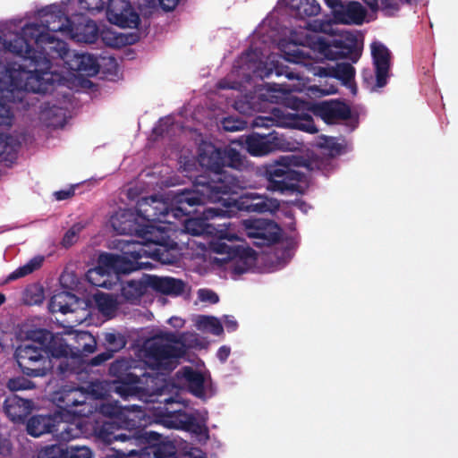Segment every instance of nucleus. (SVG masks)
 Wrapping results in <instances>:
<instances>
[{"label":"nucleus","instance_id":"f257e3e1","mask_svg":"<svg viewBox=\"0 0 458 458\" xmlns=\"http://www.w3.org/2000/svg\"><path fill=\"white\" fill-rule=\"evenodd\" d=\"M199 162L213 174H200L196 177L191 189L179 191L175 196V216L188 213L186 205L196 207L204 205L207 200L216 202L225 200L223 195L233 191V185L224 174V149L210 144L200 149Z\"/></svg>","mask_w":458,"mask_h":458},{"label":"nucleus","instance_id":"f03ea898","mask_svg":"<svg viewBox=\"0 0 458 458\" xmlns=\"http://www.w3.org/2000/svg\"><path fill=\"white\" fill-rule=\"evenodd\" d=\"M30 344L19 345L14 352L17 364L23 375L42 377L54 369L52 358L60 359L70 353V348L62 335L45 328L30 332Z\"/></svg>","mask_w":458,"mask_h":458},{"label":"nucleus","instance_id":"7ed1b4c3","mask_svg":"<svg viewBox=\"0 0 458 458\" xmlns=\"http://www.w3.org/2000/svg\"><path fill=\"white\" fill-rule=\"evenodd\" d=\"M9 50L42 69H51L53 59H62L65 63L71 53L65 41L35 24H26L20 35L10 41Z\"/></svg>","mask_w":458,"mask_h":458},{"label":"nucleus","instance_id":"20e7f679","mask_svg":"<svg viewBox=\"0 0 458 458\" xmlns=\"http://www.w3.org/2000/svg\"><path fill=\"white\" fill-rule=\"evenodd\" d=\"M34 70L27 71L21 65L11 67L0 62V92L17 93L21 100L24 92L46 94L53 86L50 69H42L37 64H31Z\"/></svg>","mask_w":458,"mask_h":458},{"label":"nucleus","instance_id":"39448f33","mask_svg":"<svg viewBox=\"0 0 458 458\" xmlns=\"http://www.w3.org/2000/svg\"><path fill=\"white\" fill-rule=\"evenodd\" d=\"M139 238L141 242H131L128 253L134 259L150 257L165 264L174 261L170 251L175 250L177 243L171 239L170 229L156 226L152 224L143 225Z\"/></svg>","mask_w":458,"mask_h":458},{"label":"nucleus","instance_id":"423d86ee","mask_svg":"<svg viewBox=\"0 0 458 458\" xmlns=\"http://www.w3.org/2000/svg\"><path fill=\"white\" fill-rule=\"evenodd\" d=\"M131 244V242L127 243V250H123V255L107 252L100 254L98 266L89 269L86 274L88 281L97 287H106L105 282L96 280L97 276L111 274L126 275L142 268V263L139 262L140 259H134L128 253L129 250L132 249L130 247Z\"/></svg>","mask_w":458,"mask_h":458},{"label":"nucleus","instance_id":"0eeeda50","mask_svg":"<svg viewBox=\"0 0 458 458\" xmlns=\"http://www.w3.org/2000/svg\"><path fill=\"white\" fill-rule=\"evenodd\" d=\"M282 157L275 164L269 165L265 170L267 190L281 194L304 193V188L300 184L305 175L293 169L289 163Z\"/></svg>","mask_w":458,"mask_h":458},{"label":"nucleus","instance_id":"6e6552de","mask_svg":"<svg viewBox=\"0 0 458 458\" xmlns=\"http://www.w3.org/2000/svg\"><path fill=\"white\" fill-rule=\"evenodd\" d=\"M165 404L162 408L159 407L157 412V416L163 425L169 428L182 429L204 437L205 440L209 438L205 419L198 420L192 413H188L181 408H174V404L179 406L180 403L174 402L173 398L166 399Z\"/></svg>","mask_w":458,"mask_h":458},{"label":"nucleus","instance_id":"1a4fd4ad","mask_svg":"<svg viewBox=\"0 0 458 458\" xmlns=\"http://www.w3.org/2000/svg\"><path fill=\"white\" fill-rule=\"evenodd\" d=\"M186 354L183 347L165 344L161 338L155 337L148 342L146 358L148 365L157 370L169 373L179 364V360Z\"/></svg>","mask_w":458,"mask_h":458},{"label":"nucleus","instance_id":"9d476101","mask_svg":"<svg viewBox=\"0 0 458 458\" xmlns=\"http://www.w3.org/2000/svg\"><path fill=\"white\" fill-rule=\"evenodd\" d=\"M117 430L115 424L110 421H96L92 427V433L96 440L104 445L121 441L127 442L129 445L133 446L134 442L148 441L149 437H156L154 434L146 433V428L140 427L129 429L128 433H117Z\"/></svg>","mask_w":458,"mask_h":458},{"label":"nucleus","instance_id":"9b49d317","mask_svg":"<svg viewBox=\"0 0 458 458\" xmlns=\"http://www.w3.org/2000/svg\"><path fill=\"white\" fill-rule=\"evenodd\" d=\"M178 192L179 191L174 194L171 207H169L167 202L157 198V196H149L140 199L138 200L136 206L137 215L143 220L149 223L165 222V218L169 215H172L174 218L189 216L192 212V210L190 208H192L193 207H190L188 205H186L188 210L186 215L175 216L174 208H176V203L174 199Z\"/></svg>","mask_w":458,"mask_h":458},{"label":"nucleus","instance_id":"f8f14e48","mask_svg":"<svg viewBox=\"0 0 458 458\" xmlns=\"http://www.w3.org/2000/svg\"><path fill=\"white\" fill-rule=\"evenodd\" d=\"M246 235L257 247L271 246L279 242L281 228L272 220L250 218L242 221Z\"/></svg>","mask_w":458,"mask_h":458},{"label":"nucleus","instance_id":"ddd939ff","mask_svg":"<svg viewBox=\"0 0 458 458\" xmlns=\"http://www.w3.org/2000/svg\"><path fill=\"white\" fill-rule=\"evenodd\" d=\"M318 52L328 60L347 58L352 63H357L361 55V50L358 47V41L354 36L344 39H333L327 41L318 38L317 41Z\"/></svg>","mask_w":458,"mask_h":458},{"label":"nucleus","instance_id":"4468645a","mask_svg":"<svg viewBox=\"0 0 458 458\" xmlns=\"http://www.w3.org/2000/svg\"><path fill=\"white\" fill-rule=\"evenodd\" d=\"M243 242L235 234L222 233L216 241H213L210 244L211 250L220 255H226V259L238 261L246 264L249 259H253L255 251L249 246L236 244L235 242Z\"/></svg>","mask_w":458,"mask_h":458},{"label":"nucleus","instance_id":"2eb2a0df","mask_svg":"<svg viewBox=\"0 0 458 458\" xmlns=\"http://www.w3.org/2000/svg\"><path fill=\"white\" fill-rule=\"evenodd\" d=\"M245 148L253 157H262L277 149H283L285 140L276 131L267 134L252 133L244 140Z\"/></svg>","mask_w":458,"mask_h":458},{"label":"nucleus","instance_id":"dca6fc26","mask_svg":"<svg viewBox=\"0 0 458 458\" xmlns=\"http://www.w3.org/2000/svg\"><path fill=\"white\" fill-rule=\"evenodd\" d=\"M38 22H30L38 26L45 32H64L70 18L65 8L59 4H50L38 11Z\"/></svg>","mask_w":458,"mask_h":458},{"label":"nucleus","instance_id":"f3484780","mask_svg":"<svg viewBox=\"0 0 458 458\" xmlns=\"http://www.w3.org/2000/svg\"><path fill=\"white\" fill-rule=\"evenodd\" d=\"M106 17L110 23L121 28H136L140 16L127 0H109Z\"/></svg>","mask_w":458,"mask_h":458},{"label":"nucleus","instance_id":"a211bd4d","mask_svg":"<svg viewBox=\"0 0 458 458\" xmlns=\"http://www.w3.org/2000/svg\"><path fill=\"white\" fill-rule=\"evenodd\" d=\"M225 206L233 207L237 210L246 212L266 213L274 212L279 208V201L257 193H246L233 200L225 202Z\"/></svg>","mask_w":458,"mask_h":458},{"label":"nucleus","instance_id":"6ab92c4d","mask_svg":"<svg viewBox=\"0 0 458 458\" xmlns=\"http://www.w3.org/2000/svg\"><path fill=\"white\" fill-rule=\"evenodd\" d=\"M312 113L326 123L333 124L352 117L349 105L340 100H325L313 105Z\"/></svg>","mask_w":458,"mask_h":458},{"label":"nucleus","instance_id":"aec40b11","mask_svg":"<svg viewBox=\"0 0 458 458\" xmlns=\"http://www.w3.org/2000/svg\"><path fill=\"white\" fill-rule=\"evenodd\" d=\"M64 32H67L73 40L81 43H94L98 38L96 22L84 15L70 19Z\"/></svg>","mask_w":458,"mask_h":458},{"label":"nucleus","instance_id":"412c9836","mask_svg":"<svg viewBox=\"0 0 458 458\" xmlns=\"http://www.w3.org/2000/svg\"><path fill=\"white\" fill-rule=\"evenodd\" d=\"M313 71L316 76L339 80L343 85L351 89L352 94H356L357 87L354 83L355 69L351 64L339 63L335 66H315Z\"/></svg>","mask_w":458,"mask_h":458},{"label":"nucleus","instance_id":"4be33fe9","mask_svg":"<svg viewBox=\"0 0 458 458\" xmlns=\"http://www.w3.org/2000/svg\"><path fill=\"white\" fill-rule=\"evenodd\" d=\"M371 55L376 72V86L383 88L387 83L390 69L391 54L389 49L381 42L371 44Z\"/></svg>","mask_w":458,"mask_h":458},{"label":"nucleus","instance_id":"5701e85b","mask_svg":"<svg viewBox=\"0 0 458 458\" xmlns=\"http://www.w3.org/2000/svg\"><path fill=\"white\" fill-rule=\"evenodd\" d=\"M32 405L31 400L12 394L5 398L3 410L12 421L23 422L30 413Z\"/></svg>","mask_w":458,"mask_h":458},{"label":"nucleus","instance_id":"b1692460","mask_svg":"<svg viewBox=\"0 0 458 458\" xmlns=\"http://www.w3.org/2000/svg\"><path fill=\"white\" fill-rule=\"evenodd\" d=\"M110 223L114 231L117 233L136 235L138 237L143 225L137 222L134 213L130 209L116 212L111 216Z\"/></svg>","mask_w":458,"mask_h":458},{"label":"nucleus","instance_id":"393cba45","mask_svg":"<svg viewBox=\"0 0 458 458\" xmlns=\"http://www.w3.org/2000/svg\"><path fill=\"white\" fill-rule=\"evenodd\" d=\"M64 64L67 69L85 76H94L99 71L97 59L89 54L70 53V57L66 59Z\"/></svg>","mask_w":458,"mask_h":458},{"label":"nucleus","instance_id":"a878e982","mask_svg":"<svg viewBox=\"0 0 458 458\" xmlns=\"http://www.w3.org/2000/svg\"><path fill=\"white\" fill-rule=\"evenodd\" d=\"M148 284L153 291L170 296H180L186 288V283L182 279L154 275L148 276Z\"/></svg>","mask_w":458,"mask_h":458},{"label":"nucleus","instance_id":"bb28decb","mask_svg":"<svg viewBox=\"0 0 458 458\" xmlns=\"http://www.w3.org/2000/svg\"><path fill=\"white\" fill-rule=\"evenodd\" d=\"M366 15L367 10L360 3L351 1L344 3L343 8L336 12L334 21L338 24L361 25Z\"/></svg>","mask_w":458,"mask_h":458},{"label":"nucleus","instance_id":"cd10ccee","mask_svg":"<svg viewBox=\"0 0 458 458\" xmlns=\"http://www.w3.org/2000/svg\"><path fill=\"white\" fill-rule=\"evenodd\" d=\"M146 433L154 434L156 437H149L148 441L134 442L133 446H140L143 449L148 445L155 458H175L176 449L172 442L162 441L161 435L157 432L146 430Z\"/></svg>","mask_w":458,"mask_h":458},{"label":"nucleus","instance_id":"c85d7f7f","mask_svg":"<svg viewBox=\"0 0 458 458\" xmlns=\"http://www.w3.org/2000/svg\"><path fill=\"white\" fill-rule=\"evenodd\" d=\"M148 276L144 275L140 279H131L122 284L121 294L131 303H136L150 288Z\"/></svg>","mask_w":458,"mask_h":458},{"label":"nucleus","instance_id":"c756f323","mask_svg":"<svg viewBox=\"0 0 458 458\" xmlns=\"http://www.w3.org/2000/svg\"><path fill=\"white\" fill-rule=\"evenodd\" d=\"M55 398L58 406L66 411H69L72 407L81 405L86 402L84 392L77 386H64L56 393Z\"/></svg>","mask_w":458,"mask_h":458},{"label":"nucleus","instance_id":"7c9ffc66","mask_svg":"<svg viewBox=\"0 0 458 458\" xmlns=\"http://www.w3.org/2000/svg\"><path fill=\"white\" fill-rule=\"evenodd\" d=\"M176 377L180 379H183L189 387V390L197 397L204 395V377L203 375L194 369L192 367L185 366L182 367L176 372Z\"/></svg>","mask_w":458,"mask_h":458},{"label":"nucleus","instance_id":"2f4dec72","mask_svg":"<svg viewBox=\"0 0 458 458\" xmlns=\"http://www.w3.org/2000/svg\"><path fill=\"white\" fill-rule=\"evenodd\" d=\"M55 417L51 415H34L27 422V432L29 435L38 437L45 433L55 434Z\"/></svg>","mask_w":458,"mask_h":458},{"label":"nucleus","instance_id":"473e14b6","mask_svg":"<svg viewBox=\"0 0 458 458\" xmlns=\"http://www.w3.org/2000/svg\"><path fill=\"white\" fill-rule=\"evenodd\" d=\"M78 298L75 294L69 292H60L54 294L49 301V310L52 313L61 312L67 314L75 310Z\"/></svg>","mask_w":458,"mask_h":458},{"label":"nucleus","instance_id":"72a5a7b5","mask_svg":"<svg viewBox=\"0 0 458 458\" xmlns=\"http://www.w3.org/2000/svg\"><path fill=\"white\" fill-rule=\"evenodd\" d=\"M290 7L299 19L317 16L321 11L317 0H292Z\"/></svg>","mask_w":458,"mask_h":458},{"label":"nucleus","instance_id":"f704fd0d","mask_svg":"<svg viewBox=\"0 0 458 458\" xmlns=\"http://www.w3.org/2000/svg\"><path fill=\"white\" fill-rule=\"evenodd\" d=\"M55 435L60 442H69L83 435V428L76 422H56Z\"/></svg>","mask_w":458,"mask_h":458},{"label":"nucleus","instance_id":"c9c22d12","mask_svg":"<svg viewBox=\"0 0 458 458\" xmlns=\"http://www.w3.org/2000/svg\"><path fill=\"white\" fill-rule=\"evenodd\" d=\"M140 381L138 375H127V378L117 380L118 385L115 386L114 392L123 399L127 400L129 397L137 395L138 387L136 385Z\"/></svg>","mask_w":458,"mask_h":458},{"label":"nucleus","instance_id":"e433bc0d","mask_svg":"<svg viewBox=\"0 0 458 458\" xmlns=\"http://www.w3.org/2000/svg\"><path fill=\"white\" fill-rule=\"evenodd\" d=\"M96 307L104 316H112L115 313L118 302L110 293H98L94 295Z\"/></svg>","mask_w":458,"mask_h":458},{"label":"nucleus","instance_id":"4c0bfd02","mask_svg":"<svg viewBox=\"0 0 458 458\" xmlns=\"http://www.w3.org/2000/svg\"><path fill=\"white\" fill-rule=\"evenodd\" d=\"M103 345L114 354L123 349L127 340L123 334L115 330L102 333Z\"/></svg>","mask_w":458,"mask_h":458},{"label":"nucleus","instance_id":"58836bf2","mask_svg":"<svg viewBox=\"0 0 458 458\" xmlns=\"http://www.w3.org/2000/svg\"><path fill=\"white\" fill-rule=\"evenodd\" d=\"M332 159L322 152L319 154H312L305 161V166L310 171H319L323 174L327 172L331 167Z\"/></svg>","mask_w":458,"mask_h":458},{"label":"nucleus","instance_id":"ea45409f","mask_svg":"<svg viewBox=\"0 0 458 458\" xmlns=\"http://www.w3.org/2000/svg\"><path fill=\"white\" fill-rule=\"evenodd\" d=\"M44 261V257L37 256L28 261L25 265L18 267L13 273L8 276V280H16L21 277H24L35 270L38 269Z\"/></svg>","mask_w":458,"mask_h":458},{"label":"nucleus","instance_id":"a19ab883","mask_svg":"<svg viewBox=\"0 0 458 458\" xmlns=\"http://www.w3.org/2000/svg\"><path fill=\"white\" fill-rule=\"evenodd\" d=\"M131 361L127 359H117L109 367V374L117 380L127 378V375H135L131 371Z\"/></svg>","mask_w":458,"mask_h":458},{"label":"nucleus","instance_id":"79ce46f5","mask_svg":"<svg viewBox=\"0 0 458 458\" xmlns=\"http://www.w3.org/2000/svg\"><path fill=\"white\" fill-rule=\"evenodd\" d=\"M321 152L331 159L343 153L344 145L339 143L335 138H326L320 144Z\"/></svg>","mask_w":458,"mask_h":458},{"label":"nucleus","instance_id":"37998d69","mask_svg":"<svg viewBox=\"0 0 458 458\" xmlns=\"http://www.w3.org/2000/svg\"><path fill=\"white\" fill-rule=\"evenodd\" d=\"M198 322L199 327L208 329L215 335H220L224 332L221 322L215 317L200 316Z\"/></svg>","mask_w":458,"mask_h":458},{"label":"nucleus","instance_id":"c03bdc74","mask_svg":"<svg viewBox=\"0 0 458 458\" xmlns=\"http://www.w3.org/2000/svg\"><path fill=\"white\" fill-rule=\"evenodd\" d=\"M225 167L239 169L243 165V159L241 153L233 148H224Z\"/></svg>","mask_w":458,"mask_h":458},{"label":"nucleus","instance_id":"a18cd8bd","mask_svg":"<svg viewBox=\"0 0 458 458\" xmlns=\"http://www.w3.org/2000/svg\"><path fill=\"white\" fill-rule=\"evenodd\" d=\"M207 223L201 218H188L184 222L185 231L194 236L207 233Z\"/></svg>","mask_w":458,"mask_h":458},{"label":"nucleus","instance_id":"49530a36","mask_svg":"<svg viewBox=\"0 0 458 458\" xmlns=\"http://www.w3.org/2000/svg\"><path fill=\"white\" fill-rule=\"evenodd\" d=\"M165 340H166L170 344H181L180 347H183L185 350L186 348L192 347L193 344H186L188 341L192 342L197 341V335L191 334V333H183L181 335H176L174 333H165L163 337Z\"/></svg>","mask_w":458,"mask_h":458},{"label":"nucleus","instance_id":"de8ad7c7","mask_svg":"<svg viewBox=\"0 0 458 458\" xmlns=\"http://www.w3.org/2000/svg\"><path fill=\"white\" fill-rule=\"evenodd\" d=\"M35 386L36 385L34 382L22 376L10 378L6 383V387L11 392L30 390L35 388Z\"/></svg>","mask_w":458,"mask_h":458},{"label":"nucleus","instance_id":"09e8293b","mask_svg":"<svg viewBox=\"0 0 458 458\" xmlns=\"http://www.w3.org/2000/svg\"><path fill=\"white\" fill-rule=\"evenodd\" d=\"M64 451V455L66 458H91L92 457V451L90 448L83 445H70L64 450L61 445H58Z\"/></svg>","mask_w":458,"mask_h":458},{"label":"nucleus","instance_id":"8fccbe9b","mask_svg":"<svg viewBox=\"0 0 458 458\" xmlns=\"http://www.w3.org/2000/svg\"><path fill=\"white\" fill-rule=\"evenodd\" d=\"M84 229V225L81 223L74 224L64 235L62 240V245L65 248H69L73 245L78 238L80 233Z\"/></svg>","mask_w":458,"mask_h":458},{"label":"nucleus","instance_id":"3c124183","mask_svg":"<svg viewBox=\"0 0 458 458\" xmlns=\"http://www.w3.org/2000/svg\"><path fill=\"white\" fill-rule=\"evenodd\" d=\"M62 358H64V359L61 360L59 361V363L56 365V368H55V370L54 373L58 377L64 379V378L69 377L70 375L75 373V368L72 364V362L69 360L68 355L63 356Z\"/></svg>","mask_w":458,"mask_h":458},{"label":"nucleus","instance_id":"603ef678","mask_svg":"<svg viewBox=\"0 0 458 458\" xmlns=\"http://www.w3.org/2000/svg\"><path fill=\"white\" fill-rule=\"evenodd\" d=\"M44 301V293L42 288L32 286L25 291V301L29 305H37Z\"/></svg>","mask_w":458,"mask_h":458},{"label":"nucleus","instance_id":"864d4df0","mask_svg":"<svg viewBox=\"0 0 458 458\" xmlns=\"http://www.w3.org/2000/svg\"><path fill=\"white\" fill-rule=\"evenodd\" d=\"M222 127L226 131H237L244 129L246 122L233 116L225 117L221 121Z\"/></svg>","mask_w":458,"mask_h":458},{"label":"nucleus","instance_id":"5fc2aeb1","mask_svg":"<svg viewBox=\"0 0 458 458\" xmlns=\"http://www.w3.org/2000/svg\"><path fill=\"white\" fill-rule=\"evenodd\" d=\"M38 458H66V456L59 445H50L39 451Z\"/></svg>","mask_w":458,"mask_h":458},{"label":"nucleus","instance_id":"6e6d98bb","mask_svg":"<svg viewBox=\"0 0 458 458\" xmlns=\"http://www.w3.org/2000/svg\"><path fill=\"white\" fill-rule=\"evenodd\" d=\"M13 118L10 106L0 99V125H11Z\"/></svg>","mask_w":458,"mask_h":458},{"label":"nucleus","instance_id":"4d7b16f0","mask_svg":"<svg viewBox=\"0 0 458 458\" xmlns=\"http://www.w3.org/2000/svg\"><path fill=\"white\" fill-rule=\"evenodd\" d=\"M81 340H89L81 346V351L86 353H92L96 351L97 342L94 336L89 333H82L80 335Z\"/></svg>","mask_w":458,"mask_h":458},{"label":"nucleus","instance_id":"13d9d810","mask_svg":"<svg viewBox=\"0 0 458 458\" xmlns=\"http://www.w3.org/2000/svg\"><path fill=\"white\" fill-rule=\"evenodd\" d=\"M309 58V54L304 53L302 50H300L299 48L293 51L285 52V59L292 63L299 64Z\"/></svg>","mask_w":458,"mask_h":458},{"label":"nucleus","instance_id":"bf43d9fd","mask_svg":"<svg viewBox=\"0 0 458 458\" xmlns=\"http://www.w3.org/2000/svg\"><path fill=\"white\" fill-rule=\"evenodd\" d=\"M81 7L89 12L101 11L103 3L101 0H79Z\"/></svg>","mask_w":458,"mask_h":458},{"label":"nucleus","instance_id":"052dcab7","mask_svg":"<svg viewBox=\"0 0 458 458\" xmlns=\"http://www.w3.org/2000/svg\"><path fill=\"white\" fill-rule=\"evenodd\" d=\"M199 298L202 301H208L213 304L219 301L218 295L212 290L208 289H200L199 291Z\"/></svg>","mask_w":458,"mask_h":458},{"label":"nucleus","instance_id":"680f3d73","mask_svg":"<svg viewBox=\"0 0 458 458\" xmlns=\"http://www.w3.org/2000/svg\"><path fill=\"white\" fill-rule=\"evenodd\" d=\"M113 357H114V353L111 352L109 350L106 349L105 352L93 357L90 360L89 363L91 366H99V365L103 364L104 362H106V360L112 359Z\"/></svg>","mask_w":458,"mask_h":458},{"label":"nucleus","instance_id":"e2e57ef3","mask_svg":"<svg viewBox=\"0 0 458 458\" xmlns=\"http://www.w3.org/2000/svg\"><path fill=\"white\" fill-rule=\"evenodd\" d=\"M274 71L276 76L284 75L289 80H300V76H298L295 72L289 71V68L285 65L275 64Z\"/></svg>","mask_w":458,"mask_h":458},{"label":"nucleus","instance_id":"0e129e2a","mask_svg":"<svg viewBox=\"0 0 458 458\" xmlns=\"http://www.w3.org/2000/svg\"><path fill=\"white\" fill-rule=\"evenodd\" d=\"M112 451L114 454H113L111 458H127L138 454V451L134 448H125L124 450L112 448Z\"/></svg>","mask_w":458,"mask_h":458},{"label":"nucleus","instance_id":"69168bd1","mask_svg":"<svg viewBox=\"0 0 458 458\" xmlns=\"http://www.w3.org/2000/svg\"><path fill=\"white\" fill-rule=\"evenodd\" d=\"M325 4L331 9L333 18L335 17L336 12L344 6L342 0H324Z\"/></svg>","mask_w":458,"mask_h":458},{"label":"nucleus","instance_id":"338daca9","mask_svg":"<svg viewBox=\"0 0 458 458\" xmlns=\"http://www.w3.org/2000/svg\"><path fill=\"white\" fill-rule=\"evenodd\" d=\"M74 191H75L73 188H71L69 190H61V191H55V196L57 200H64V199H68L71 197H72L74 195Z\"/></svg>","mask_w":458,"mask_h":458},{"label":"nucleus","instance_id":"774afa93","mask_svg":"<svg viewBox=\"0 0 458 458\" xmlns=\"http://www.w3.org/2000/svg\"><path fill=\"white\" fill-rule=\"evenodd\" d=\"M230 352H231L230 347H228L226 345H223L218 349V351L216 352V357L218 358V360L221 362H225L230 355Z\"/></svg>","mask_w":458,"mask_h":458}]
</instances>
